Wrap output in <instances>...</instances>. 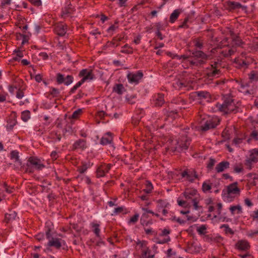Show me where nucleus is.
<instances>
[{
    "instance_id": "f03ea898",
    "label": "nucleus",
    "mask_w": 258,
    "mask_h": 258,
    "mask_svg": "<svg viewBox=\"0 0 258 258\" xmlns=\"http://www.w3.org/2000/svg\"><path fill=\"white\" fill-rule=\"evenodd\" d=\"M50 230H48L46 231V236L47 238L48 239V241L46 245V248L44 250L45 252H49L50 251V247H54L57 249L60 248L62 246L66 245V242L64 240L62 239L56 238V237H51Z\"/></svg>"
},
{
    "instance_id": "5701e85b",
    "label": "nucleus",
    "mask_w": 258,
    "mask_h": 258,
    "mask_svg": "<svg viewBox=\"0 0 258 258\" xmlns=\"http://www.w3.org/2000/svg\"><path fill=\"white\" fill-rule=\"evenodd\" d=\"M125 89L122 84H115L113 88V91L119 95H121L124 91Z\"/></svg>"
},
{
    "instance_id": "f257e3e1",
    "label": "nucleus",
    "mask_w": 258,
    "mask_h": 258,
    "mask_svg": "<svg viewBox=\"0 0 258 258\" xmlns=\"http://www.w3.org/2000/svg\"><path fill=\"white\" fill-rule=\"evenodd\" d=\"M240 192L241 189L238 186V182H234L227 185L222 190V197L225 202L230 203L240 196Z\"/></svg>"
},
{
    "instance_id": "20e7f679",
    "label": "nucleus",
    "mask_w": 258,
    "mask_h": 258,
    "mask_svg": "<svg viewBox=\"0 0 258 258\" xmlns=\"http://www.w3.org/2000/svg\"><path fill=\"white\" fill-rule=\"evenodd\" d=\"M216 107L218 110L223 114H227L235 111L237 108V106L231 99L227 101H225L222 104H217Z\"/></svg>"
},
{
    "instance_id": "b1692460",
    "label": "nucleus",
    "mask_w": 258,
    "mask_h": 258,
    "mask_svg": "<svg viewBox=\"0 0 258 258\" xmlns=\"http://www.w3.org/2000/svg\"><path fill=\"white\" fill-rule=\"evenodd\" d=\"M227 5L229 7V8L232 9H239L241 8H242L243 9H245L246 8V7L242 6L240 3L234 2H227Z\"/></svg>"
},
{
    "instance_id": "680f3d73",
    "label": "nucleus",
    "mask_w": 258,
    "mask_h": 258,
    "mask_svg": "<svg viewBox=\"0 0 258 258\" xmlns=\"http://www.w3.org/2000/svg\"><path fill=\"white\" fill-rule=\"evenodd\" d=\"M215 163V160L213 159H210L209 162L208 164V167L209 168H212Z\"/></svg>"
},
{
    "instance_id": "e2e57ef3",
    "label": "nucleus",
    "mask_w": 258,
    "mask_h": 258,
    "mask_svg": "<svg viewBox=\"0 0 258 258\" xmlns=\"http://www.w3.org/2000/svg\"><path fill=\"white\" fill-rule=\"evenodd\" d=\"M11 0H3L1 2V6L4 7L11 4Z\"/></svg>"
},
{
    "instance_id": "6e6552de",
    "label": "nucleus",
    "mask_w": 258,
    "mask_h": 258,
    "mask_svg": "<svg viewBox=\"0 0 258 258\" xmlns=\"http://www.w3.org/2000/svg\"><path fill=\"white\" fill-rule=\"evenodd\" d=\"M219 122V119L216 116L209 118L206 120H205V118H204L201 122V129L205 131L210 128H214L217 125Z\"/></svg>"
},
{
    "instance_id": "5fc2aeb1",
    "label": "nucleus",
    "mask_w": 258,
    "mask_h": 258,
    "mask_svg": "<svg viewBox=\"0 0 258 258\" xmlns=\"http://www.w3.org/2000/svg\"><path fill=\"white\" fill-rule=\"evenodd\" d=\"M50 157L52 160H56L58 157L57 152H56L55 151H52L50 154Z\"/></svg>"
},
{
    "instance_id": "cd10ccee",
    "label": "nucleus",
    "mask_w": 258,
    "mask_h": 258,
    "mask_svg": "<svg viewBox=\"0 0 258 258\" xmlns=\"http://www.w3.org/2000/svg\"><path fill=\"white\" fill-rule=\"evenodd\" d=\"M145 185V188L143 189V191L146 194H149L151 192L153 188L152 183L149 181H146Z\"/></svg>"
},
{
    "instance_id": "aec40b11",
    "label": "nucleus",
    "mask_w": 258,
    "mask_h": 258,
    "mask_svg": "<svg viewBox=\"0 0 258 258\" xmlns=\"http://www.w3.org/2000/svg\"><path fill=\"white\" fill-rule=\"evenodd\" d=\"M112 141V137L110 132L107 133L101 139V144L106 145L110 144Z\"/></svg>"
},
{
    "instance_id": "e433bc0d",
    "label": "nucleus",
    "mask_w": 258,
    "mask_h": 258,
    "mask_svg": "<svg viewBox=\"0 0 258 258\" xmlns=\"http://www.w3.org/2000/svg\"><path fill=\"white\" fill-rule=\"evenodd\" d=\"M82 112V109H78L75 110L73 112V113L72 114V115H71V116L70 118L77 119L81 114Z\"/></svg>"
},
{
    "instance_id": "774afa93",
    "label": "nucleus",
    "mask_w": 258,
    "mask_h": 258,
    "mask_svg": "<svg viewBox=\"0 0 258 258\" xmlns=\"http://www.w3.org/2000/svg\"><path fill=\"white\" fill-rule=\"evenodd\" d=\"M141 223L143 226H147L149 224L151 223L149 221H146L145 219H141Z\"/></svg>"
},
{
    "instance_id": "2f4dec72",
    "label": "nucleus",
    "mask_w": 258,
    "mask_h": 258,
    "mask_svg": "<svg viewBox=\"0 0 258 258\" xmlns=\"http://www.w3.org/2000/svg\"><path fill=\"white\" fill-rule=\"evenodd\" d=\"M30 118V112L28 110H25L21 113V119L25 122L27 121Z\"/></svg>"
},
{
    "instance_id": "7ed1b4c3",
    "label": "nucleus",
    "mask_w": 258,
    "mask_h": 258,
    "mask_svg": "<svg viewBox=\"0 0 258 258\" xmlns=\"http://www.w3.org/2000/svg\"><path fill=\"white\" fill-rule=\"evenodd\" d=\"M189 140L186 136H181L178 140L172 141L171 143L169 142L170 145V149L172 150H178L182 151L186 150L189 145Z\"/></svg>"
},
{
    "instance_id": "603ef678",
    "label": "nucleus",
    "mask_w": 258,
    "mask_h": 258,
    "mask_svg": "<svg viewBox=\"0 0 258 258\" xmlns=\"http://www.w3.org/2000/svg\"><path fill=\"white\" fill-rule=\"evenodd\" d=\"M161 100V97L159 95L157 97H155L153 99V101H156L155 104L157 106H160Z\"/></svg>"
},
{
    "instance_id": "393cba45",
    "label": "nucleus",
    "mask_w": 258,
    "mask_h": 258,
    "mask_svg": "<svg viewBox=\"0 0 258 258\" xmlns=\"http://www.w3.org/2000/svg\"><path fill=\"white\" fill-rule=\"evenodd\" d=\"M91 225L93 232L97 237H99L100 236V224L99 223L93 222Z\"/></svg>"
},
{
    "instance_id": "864d4df0",
    "label": "nucleus",
    "mask_w": 258,
    "mask_h": 258,
    "mask_svg": "<svg viewBox=\"0 0 258 258\" xmlns=\"http://www.w3.org/2000/svg\"><path fill=\"white\" fill-rule=\"evenodd\" d=\"M249 237H253L255 235H258V230H250L247 234Z\"/></svg>"
},
{
    "instance_id": "dca6fc26",
    "label": "nucleus",
    "mask_w": 258,
    "mask_h": 258,
    "mask_svg": "<svg viewBox=\"0 0 258 258\" xmlns=\"http://www.w3.org/2000/svg\"><path fill=\"white\" fill-rule=\"evenodd\" d=\"M11 159L14 160L15 162V165L17 168H20L22 167V162L20 159L19 152L16 150L12 151L11 152Z\"/></svg>"
},
{
    "instance_id": "8fccbe9b",
    "label": "nucleus",
    "mask_w": 258,
    "mask_h": 258,
    "mask_svg": "<svg viewBox=\"0 0 258 258\" xmlns=\"http://www.w3.org/2000/svg\"><path fill=\"white\" fill-rule=\"evenodd\" d=\"M142 210L144 211V213L142 214L141 219H145L147 218V214L148 213H151L152 212L150 211L147 210L145 208H143Z\"/></svg>"
},
{
    "instance_id": "4468645a",
    "label": "nucleus",
    "mask_w": 258,
    "mask_h": 258,
    "mask_svg": "<svg viewBox=\"0 0 258 258\" xmlns=\"http://www.w3.org/2000/svg\"><path fill=\"white\" fill-rule=\"evenodd\" d=\"M112 165L109 164H102L97 169V176L98 177H103L108 172Z\"/></svg>"
},
{
    "instance_id": "79ce46f5",
    "label": "nucleus",
    "mask_w": 258,
    "mask_h": 258,
    "mask_svg": "<svg viewBox=\"0 0 258 258\" xmlns=\"http://www.w3.org/2000/svg\"><path fill=\"white\" fill-rule=\"evenodd\" d=\"M207 227L205 225H202L197 228V231L200 234H204L206 232Z\"/></svg>"
},
{
    "instance_id": "338daca9",
    "label": "nucleus",
    "mask_w": 258,
    "mask_h": 258,
    "mask_svg": "<svg viewBox=\"0 0 258 258\" xmlns=\"http://www.w3.org/2000/svg\"><path fill=\"white\" fill-rule=\"evenodd\" d=\"M242 142V139H235L233 140V144L235 146H237Z\"/></svg>"
},
{
    "instance_id": "a211bd4d",
    "label": "nucleus",
    "mask_w": 258,
    "mask_h": 258,
    "mask_svg": "<svg viewBox=\"0 0 258 258\" xmlns=\"http://www.w3.org/2000/svg\"><path fill=\"white\" fill-rule=\"evenodd\" d=\"M229 211L232 216L241 214L243 213L242 207L240 205L231 206L229 207Z\"/></svg>"
},
{
    "instance_id": "c756f323",
    "label": "nucleus",
    "mask_w": 258,
    "mask_h": 258,
    "mask_svg": "<svg viewBox=\"0 0 258 258\" xmlns=\"http://www.w3.org/2000/svg\"><path fill=\"white\" fill-rule=\"evenodd\" d=\"M166 258H176V253L172 248H169L165 251Z\"/></svg>"
},
{
    "instance_id": "37998d69",
    "label": "nucleus",
    "mask_w": 258,
    "mask_h": 258,
    "mask_svg": "<svg viewBox=\"0 0 258 258\" xmlns=\"http://www.w3.org/2000/svg\"><path fill=\"white\" fill-rule=\"evenodd\" d=\"M139 217V215L138 214H136L135 215H134L133 217H132L130 218V219L128 221V223H136L138 221Z\"/></svg>"
},
{
    "instance_id": "de8ad7c7",
    "label": "nucleus",
    "mask_w": 258,
    "mask_h": 258,
    "mask_svg": "<svg viewBox=\"0 0 258 258\" xmlns=\"http://www.w3.org/2000/svg\"><path fill=\"white\" fill-rule=\"evenodd\" d=\"M32 4L35 6H40L41 5L42 3L41 0H28Z\"/></svg>"
},
{
    "instance_id": "6e6d98bb",
    "label": "nucleus",
    "mask_w": 258,
    "mask_h": 258,
    "mask_svg": "<svg viewBox=\"0 0 258 258\" xmlns=\"http://www.w3.org/2000/svg\"><path fill=\"white\" fill-rule=\"evenodd\" d=\"M24 96V93L23 91L21 90H18L17 94H16V97L18 99H21Z\"/></svg>"
},
{
    "instance_id": "2eb2a0df",
    "label": "nucleus",
    "mask_w": 258,
    "mask_h": 258,
    "mask_svg": "<svg viewBox=\"0 0 258 258\" xmlns=\"http://www.w3.org/2000/svg\"><path fill=\"white\" fill-rule=\"evenodd\" d=\"M54 32L59 36H64L67 32V26L63 23H57L55 26Z\"/></svg>"
},
{
    "instance_id": "412c9836",
    "label": "nucleus",
    "mask_w": 258,
    "mask_h": 258,
    "mask_svg": "<svg viewBox=\"0 0 258 258\" xmlns=\"http://www.w3.org/2000/svg\"><path fill=\"white\" fill-rule=\"evenodd\" d=\"M17 217V213L15 211H10L9 213L5 214V221L10 223L14 221Z\"/></svg>"
},
{
    "instance_id": "ddd939ff",
    "label": "nucleus",
    "mask_w": 258,
    "mask_h": 258,
    "mask_svg": "<svg viewBox=\"0 0 258 258\" xmlns=\"http://www.w3.org/2000/svg\"><path fill=\"white\" fill-rule=\"evenodd\" d=\"M143 76V73L138 71L135 73H130L127 74V78L129 83L131 84H138Z\"/></svg>"
},
{
    "instance_id": "f8f14e48",
    "label": "nucleus",
    "mask_w": 258,
    "mask_h": 258,
    "mask_svg": "<svg viewBox=\"0 0 258 258\" xmlns=\"http://www.w3.org/2000/svg\"><path fill=\"white\" fill-rule=\"evenodd\" d=\"M250 153V157L245 162V165L249 169L251 168L252 164L258 160V149H253Z\"/></svg>"
},
{
    "instance_id": "58836bf2",
    "label": "nucleus",
    "mask_w": 258,
    "mask_h": 258,
    "mask_svg": "<svg viewBox=\"0 0 258 258\" xmlns=\"http://www.w3.org/2000/svg\"><path fill=\"white\" fill-rule=\"evenodd\" d=\"M14 52L16 54V56L14 58L15 60H18L19 58H22L24 56L23 52L20 50H15Z\"/></svg>"
},
{
    "instance_id": "9b49d317",
    "label": "nucleus",
    "mask_w": 258,
    "mask_h": 258,
    "mask_svg": "<svg viewBox=\"0 0 258 258\" xmlns=\"http://www.w3.org/2000/svg\"><path fill=\"white\" fill-rule=\"evenodd\" d=\"M56 82L58 84H64L67 86H69L73 82V77L71 75H68L66 77H64V75L60 73L56 74Z\"/></svg>"
},
{
    "instance_id": "423d86ee",
    "label": "nucleus",
    "mask_w": 258,
    "mask_h": 258,
    "mask_svg": "<svg viewBox=\"0 0 258 258\" xmlns=\"http://www.w3.org/2000/svg\"><path fill=\"white\" fill-rule=\"evenodd\" d=\"M213 218L216 220L220 221H229L230 219L227 217L226 211H224L222 209V204L218 203L217 205V209L213 214Z\"/></svg>"
},
{
    "instance_id": "0e129e2a",
    "label": "nucleus",
    "mask_w": 258,
    "mask_h": 258,
    "mask_svg": "<svg viewBox=\"0 0 258 258\" xmlns=\"http://www.w3.org/2000/svg\"><path fill=\"white\" fill-rule=\"evenodd\" d=\"M159 11H160L159 10V11H156V10L152 11L150 14V16H151L150 18H153L157 17V13H159Z\"/></svg>"
},
{
    "instance_id": "1a4fd4ad",
    "label": "nucleus",
    "mask_w": 258,
    "mask_h": 258,
    "mask_svg": "<svg viewBox=\"0 0 258 258\" xmlns=\"http://www.w3.org/2000/svg\"><path fill=\"white\" fill-rule=\"evenodd\" d=\"M193 56L195 57L197 59V61H194L192 60H190L188 57L183 55L181 56L180 59L181 58H183L185 60H187L188 61L190 62L192 64H198V63H202L204 60H205L207 56L203 52L201 51H197L192 53Z\"/></svg>"
},
{
    "instance_id": "bf43d9fd",
    "label": "nucleus",
    "mask_w": 258,
    "mask_h": 258,
    "mask_svg": "<svg viewBox=\"0 0 258 258\" xmlns=\"http://www.w3.org/2000/svg\"><path fill=\"white\" fill-rule=\"evenodd\" d=\"M244 203L247 206L249 207H251L253 205L251 201L248 198H246L244 200Z\"/></svg>"
},
{
    "instance_id": "4c0bfd02",
    "label": "nucleus",
    "mask_w": 258,
    "mask_h": 258,
    "mask_svg": "<svg viewBox=\"0 0 258 258\" xmlns=\"http://www.w3.org/2000/svg\"><path fill=\"white\" fill-rule=\"evenodd\" d=\"M147 242L146 241H138L137 242V245L139 246L143 251V249L147 248L148 247L147 246Z\"/></svg>"
},
{
    "instance_id": "f3484780",
    "label": "nucleus",
    "mask_w": 258,
    "mask_h": 258,
    "mask_svg": "<svg viewBox=\"0 0 258 258\" xmlns=\"http://www.w3.org/2000/svg\"><path fill=\"white\" fill-rule=\"evenodd\" d=\"M87 147L86 141L83 139L77 140L73 145V149L84 150Z\"/></svg>"
},
{
    "instance_id": "9d476101",
    "label": "nucleus",
    "mask_w": 258,
    "mask_h": 258,
    "mask_svg": "<svg viewBox=\"0 0 258 258\" xmlns=\"http://www.w3.org/2000/svg\"><path fill=\"white\" fill-rule=\"evenodd\" d=\"M79 76L82 77L81 80L83 83L86 81H90L95 78L92 70L86 69L80 71Z\"/></svg>"
},
{
    "instance_id": "09e8293b",
    "label": "nucleus",
    "mask_w": 258,
    "mask_h": 258,
    "mask_svg": "<svg viewBox=\"0 0 258 258\" xmlns=\"http://www.w3.org/2000/svg\"><path fill=\"white\" fill-rule=\"evenodd\" d=\"M251 138L252 139L257 141L258 140V132L256 131H253L251 134Z\"/></svg>"
},
{
    "instance_id": "6ab92c4d",
    "label": "nucleus",
    "mask_w": 258,
    "mask_h": 258,
    "mask_svg": "<svg viewBox=\"0 0 258 258\" xmlns=\"http://www.w3.org/2000/svg\"><path fill=\"white\" fill-rule=\"evenodd\" d=\"M230 164L228 161H222L218 164L215 168L217 172L220 173L225 171L229 167Z\"/></svg>"
},
{
    "instance_id": "ea45409f",
    "label": "nucleus",
    "mask_w": 258,
    "mask_h": 258,
    "mask_svg": "<svg viewBox=\"0 0 258 258\" xmlns=\"http://www.w3.org/2000/svg\"><path fill=\"white\" fill-rule=\"evenodd\" d=\"M83 84V83L81 81V80H80L79 82H78L71 89V91H70V92L71 93H74L75 91L79 88L80 87L82 84Z\"/></svg>"
},
{
    "instance_id": "3c124183",
    "label": "nucleus",
    "mask_w": 258,
    "mask_h": 258,
    "mask_svg": "<svg viewBox=\"0 0 258 258\" xmlns=\"http://www.w3.org/2000/svg\"><path fill=\"white\" fill-rule=\"evenodd\" d=\"M3 186H4V188L5 190V191L8 193V194H11L12 192H13V187H11V188H9L7 184L6 183H4V184H3Z\"/></svg>"
},
{
    "instance_id": "0eeeda50",
    "label": "nucleus",
    "mask_w": 258,
    "mask_h": 258,
    "mask_svg": "<svg viewBox=\"0 0 258 258\" xmlns=\"http://www.w3.org/2000/svg\"><path fill=\"white\" fill-rule=\"evenodd\" d=\"M210 94L206 91H198L192 93L190 98L196 100L199 103L204 101L209 102L210 100Z\"/></svg>"
},
{
    "instance_id": "052dcab7",
    "label": "nucleus",
    "mask_w": 258,
    "mask_h": 258,
    "mask_svg": "<svg viewBox=\"0 0 258 258\" xmlns=\"http://www.w3.org/2000/svg\"><path fill=\"white\" fill-rule=\"evenodd\" d=\"M234 171L236 173H240L242 171V167L241 166H236L234 168Z\"/></svg>"
},
{
    "instance_id": "49530a36",
    "label": "nucleus",
    "mask_w": 258,
    "mask_h": 258,
    "mask_svg": "<svg viewBox=\"0 0 258 258\" xmlns=\"http://www.w3.org/2000/svg\"><path fill=\"white\" fill-rule=\"evenodd\" d=\"M174 219L175 220H176L177 222H178V223H179L180 224L184 223L186 220L189 221V220H191V218L188 216H186V220H181L179 218H175V217H174Z\"/></svg>"
},
{
    "instance_id": "c9c22d12",
    "label": "nucleus",
    "mask_w": 258,
    "mask_h": 258,
    "mask_svg": "<svg viewBox=\"0 0 258 258\" xmlns=\"http://www.w3.org/2000/svg\"><path fill=\"white\" fill-rule=\"evenodd\" d=\"M179 14V12L177 10L174 11V12L170 15V21L172 23L174 22L177 18Z\"/></svg>"
},
{
    "instance_id": "13d9d810",
    "label": "nucleus",
    "mask_w": 258,
    "mask_h": 258,
    "mask_svg": "<svg viewBox=\"0 0 258 258\" xmlns=\"http://www.w3.org/2000/svg\"><path fill=\"white\" fill-rule=\"evenodd\" d=\"M196 192V191H193L191 193L189 191H186L184 192V196L187 199H190V195H193V194H195Z\"/></svg>"
},
{
    "instance_id": "f704fd0d",
    "label": "nucleus",
    "mask_w": 258,
    "mask_h": 258,
    "mask_svg": "<svg viewBox=\"0 0 258 258\" xmlns=\"http://www.w3.org/2000/svg\"><path fill=\"white\" fill-rule=\"evenodd\" d=\"M49 93L51 95L54 97H57L59 95L60 91L58 89L54 87H50Z\"/></svg>"
},
{
    "instance_id": "a878e982",
    "label": "nucleus",
    "mask_w": 258,
    "mask_h": 258,
    "mask_svg": "<svg viewBox=\"0 0 258 258\" xmlns=\"http://www.w3.org/2000/svg\"><path fill=\"white\" fill-rule=\"evenodd\" d=\"M16 120L14 117L10 118L7 121V124L6 127L8 131H11L16 124Z\"/></svg>"
},
{
    "instance_id": "69168bd1",
    "label": "nucleus",
    "mask_w": 258,
    "mask_h": 258,
    "mask_svg": "<svg viewBox=\"0 0 258 258\" xmlns=\"http://www.w3.org/2000/svg\"><path fill=\"white\" fill-rule=\"evenodd\" d=\"M251 216L253 219H258V210L253 211Z\"/></svg>"
},
{
    "instance_id": "39448f33",
    "label": "nucleus",
    "mask_w": 258,
    "mask_h": 258,
    "mask_svg": "<svg viewBox=\"0 0 258 258\" xmlns=\"http://www.w3.org/2000/svg\"><path fill=\"white\" fill-rule=\"evenodd\" d=\"M27 171L32 172L35 170H41L44 168L45 165L41 162L40 159L30 157L27 164Z\"/></svg>"
},
{
    "instance_id": "bb28decb",
    "label": "nucleus",
    "mask_w": 258,
    "mask_h": 258,
    "mask_svg": "<svg viewBox=\"0 0 258 258\" xmlns=\"http://www.w3.org/2000/svg\"><path fill=\"white\" fill-rule=\"evenodd\" d=\"M170 233L169 229H164L162 231V243H166L170 241V239L168 234Z\"/></svg>"
},
{
    "instance_id": "a18cd8bd",
    "label": "nucleus",
    "mask_w": 258,
    "mask_h": 258,
    "mask_svg": "<svg viewBox=\"0 0 258 258\" xmlns=\"http://www.w3.org/2000/svg\"><path fill=\"white\" fill-rule=\"evenodd\" d=\"M123 211V207H117L114 209L112 215H115Z\"/></svg>"
},
{
    "instance_id": "473e14b6",
    "label": "nucleus",
    "mask_w": 258,
    "mask_h": 258,
    "mask_svg": "<svg viewBox=\"0 0 258 258\" xmlns=\"http://www.w3.org/2000/svg\"><path fill=\"white\" fill-rule=\"evenodd\" d=\"M120 51L122 53L126 54L132 53L133 52V48L127 44L122 47Z\"/></svg>"
},
{
    "instance_id": "7c9ffc66",
    "label": "nucleus",
    "mask_w": 258,
    "mask_h": 258,
    "mask_svg": "<svg viewBox=\"0 0 258 258\" xmlns=\"http://www.w3.org/2000/svg\"><path fill=\"white\" fill-rule=\"evenodd\" d=\"M185 175H187V179L190 181H193L197 178V175L194 171H192L190 174H188L186 172L182 173L183 177H184Z\"/></svg>"
},
{
    "instance_id": "c85d7f7f",
    "label": "nucleus",
    "mask_w": 258,
    "mask_h": 258,
    "mask_svg": "<svg viewBox=\"0 0 258 258\" xmlns=\"http://www.w3.org/2000/svg\"><path fill=\"white\" fill-rule=\"evenodd\" d=\"M92 165V164H91L89 162L84 163L82 166L79 167L78 171L80 173H83L88 168L90 167Z\"/></svg>"
},
{
    "instance_id": "72a5a7b5",
    "label": "nucleus",
    "mask_w": 258,
    "mask_h": 258,
    "mask_svg": "<svg viewBox=\"0 0 258 258\" xmlns=\"http://www.w3.org/2000/svg\"><path fill=\"white\" fill-rule=\"evenodd\" d=\"M142 252V256L143 258H152L153 255L151 254L150 250L147 247V248L143 249Z\"/></svg>"
},
{
    "instance_id": "a19ab883",
    "label": "nucleus",
    "mask_w": 258,
    "mask_h": 258,
    "mask_svg": "<svg viewBox=\"0 0 258 258\" xmlns=\"http://www.w3.org/2000/svg\"><path fill=\"white\" fill-rule=\"evenodd\" d=\"M202 187H203V190L204 192H207V191H209L211 189V186L208 183L204 182L203 184Z\"/></svg>"
},
{
    "instance_id": "c03bdc74",
    "label": "nucleus",
    "mask_w": 258,
    "mask_h": 258,
    "mask_svg": "<svg viewBox=\"0 0 258 258\" xmlns=\"http://www.w3.org/2000/svg\"><path fill=\"white\" fill-rule=\"evenodd\" d=\"M221 228H224V230L225 231V232L226 233H229L231 234L233 233V231L232 230V229L231 228H230V227H229V226L228 225H226V224L223 225L221 226Z\"/></svg>"
},
{
    "instance_id": "4be33fe9",
    "label": "nucleus",
    "mask_w": 258,
    "mask_h": 258,
    "mask_svg": "<svg viewBox=\"0 0 258 258\" xmlns=\"http://www.w3.org/2000/svg\"><path fill=\"white\" fill-rule=\"evenodd\" d=\"M236 246L239 249L242 250H245L248 249L250 247L249 243L244 240H241L239 241L237 244Z\"/></svg>"
},
{
    "instance_id": "4d7b16f0",
    "label": "nucleus",
    "mask_w": 258,
    "mask_h": 258,
    "mask_svg": "<svg viewBox=\"0 0 258 258\" xmlns=\"http://www.w3.org/2000/svg\"><path fill=\"white\" fill-rule=\"evenodd\" d=\"M117 28V26L116 25H112L107 29V32L109 33L112 32L115 30Z\"/></svg>"
}]
</instances>
